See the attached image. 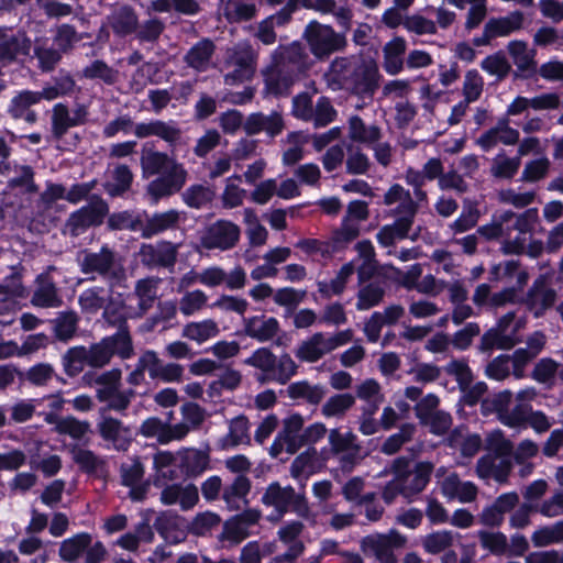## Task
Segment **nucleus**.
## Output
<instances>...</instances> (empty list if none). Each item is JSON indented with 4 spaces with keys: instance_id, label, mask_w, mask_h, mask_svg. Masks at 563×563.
Here are the masks:
<instances>
[{
    "instance_id": "60",
    "label": "nucleus",
    "mask_w": 563,
    "mask_h": 563,
    "mask_svg": "<svg viewBox=\"0 0 563 563\" xmlns=\"http://www.w3.org/2000/svg\"><path fill=\"white\" fill-rule=\"evenodd\" d=\"M92 538L87 532L75 534L60 543L59 556L64 562L74 563L90 545Z\"/></svg>"
},
{
    "instance_id": "52",
    "label": "nucleus",
    "mask_w": 563,
    "mask_h": 563,
    "mask_svg": "<svg viewBox=\"0 0 563 563\" xmlns=\"http://www.w3.org/2000/svg\"><path fill=\"white\" fill-rule=\"evenodd\" d=\"M33 52L37 59V67L43 73L55 70L64 55L56 46L49 45L47 38L43 37L35 41Z\"/></svg>"
},
{
    "instance_id": "11",
    "label": "nucleus",
    "mask_w": 563,
    "mask_h": 563,
    "mask_svg": "<svg viewBox=\"0 0 563 563\" xmlns=\"http://www.w3.org/2000/svg\"><path fill=\"white\" fill-rule=\"evenodd\" d=\"M531 406L517 401L512 405V393L503 390L489 398L482 400L484 415L496 412L498 420L510 428H526Z\"/></svg>"
},
{
    "instance_id": "48",
    "label": "nucleus",
    "mask_w": 563,
    "mask_h": 563,
    "mask_svg": "<svg viewBox=\"0 0 563 563\" xmlns=\"http://www.w3.org/2000/svg\"><path fill=\"white\" fill-rule=\"evenodd\" d=\"M349 137L353 142L371 146L380 141L382 130L375 124H366L360 117L354 115L349 121Z\"/></svg>"
},
{
    "instance_id": "6",
    "label": "nucleus",
    "mask_w": 563,
    "mask_h": 563,
    "mask_svg": "<svg viewBox=\"0 0 563 563\" xmlns=\"http://www.w3.org/2000/svg\"><path fill=\"white\" fill-rule=\"evenodd\" d=\"M145 372L153 380L180 383L184 376V366L178 363H165L155 351L146 350L139 356L135 368L128 375V384L132 386L143 384Z\"/></svg>"
},
{
    "instance_id": "29",
    "label": "nucleus",
    "mask_w": 563,
    "mask_h": 563,
    "mask_svg": "<svg viewBox=\"0 0 563 563\" xmlns=\"http://www.w3.org/2000/svg\"><path fill=\"white\" fill-rule=\"evenodd\" d=\"M70 453L80 472L99 479H106L109 476V464L106 457L79 445L73 446Z\"/></svg>"
},
{
    "instance_id": "41",
    "label": "nucleus",
    "mask_w": 563,
    "mask_h": 563,
    "mask_svg": "<svg viewBox=\"0 0 563 563\" xmlns=\"http://www.w3.org/2000/svg\"><path fill=\"white\" fill-rule=\"evenodd\" d=\"M216 53V44L208 37L198 41L184 56L186 65L196 71L203 73L209 69Z\"/></svg>"
},
{
    "instance_id": "34",
    "label": "nucleus",
    "mask_w": 563,
    "mask_h": 563,
    "mask_svg": "<svg viewBox=\"0 0 563 563\" xmlns=\"http://www.w3.org/2000/svg\"><path fill=\"white\" fill-rule=\"evenodd\" d=\"M279 332V322L274 317L261 314L243 318V333L257 342L272 341Z\"/></svg>"
},
{
    "instance_id": "18",
    "label": "nucleus",
    "mask_w": 563,
    "mask_h": 563,
    "mask_svg": "<svg viewBox=\"0 0 563 563\" xmlns=\"http://www.w3.org/2000/svg\"><path fill=\"white\" fill-rule=\"evenodd\" d=\"M539 221V211L537 208H529L526 211L516 214L509 220L510 234L517 231L515 238L503 242V252L505 254H521L526 249V241L531 235Z\"/></svg>"
},
{
    "instance_id": "23",
    "label": "nucleus",
    "mask_w": 563,
    "mask_h": 563,
    "mask_svg": "<svg viewBox=\"0 0 563 563\" xmlns=\"http://www.w3.org/2000/svg\"><path fill=\"white\" fill-rule=\"evenodd\" d=\"M121 483L130 487L129 497L134 501H143L146 498L150 483L143 481L144 465L140 457L133 456L120 465Z\"/></svg>"
},
{
    "instance_id": "12",
    "label": "nucleus",
    "mask_w": 563,
    "mask_h": 563,
    "mask_svg": "<svg viewBox=\"0 0 563 563\" xmlns=\"http://www.w3.org/2000/svg\"><path fill=\"white\" fill-rule=\"evenodd\" d=\"M88 366L102 368L111 362L113 355L128 360L134 354L131 334L114 333L99 342L86 346Z\"/></svg>"
},
{
    "instance_id": "8",
    "label": "nucleus",
    "mask_w": 563,
    "mask_h": 563,
    "mask_svg": "<svg viewBox=\"0 0 563 563\" xmlns=\"http://www.w3.org/2000/svg\"><path fill=\"white\" fill-rule=\"evenodd\" d=\"M261 501L264 506L274 509L273 519L275 520L282 519L288 512H294L301 518H306L309 514L305 493L296 492L290 485L282 486L279 482H273L265 488Z\"/></svg>"
},
{
    "instance_id": "1",
    "label": "nucleus",
    "mask_w": 563,
    "mask_h": 563,
    "mask_svg": "<svg viewBox=\"0 0 563 563\" xmlns=\"http://www.w3.org/2000/svg\"><path fill=\"white\" fill-rule=\"evenodd\" d=\"M140 165L144 178L156 176L146 186V194L153 202L179 192L187 181L188 173L181 163L146 145L142 148Z\"/></svg>"
},
{
    "instance_id": "55",
    "label": "nucleus",
    "mask_w": 563,
    "mask_h": 563,
    "mask_svg": "<svg viewBox=\"0 0 563 563\" xmlns=\"http://www.w3.org/2000/svg\"><path fill=\"white\" fill-rule=\"evenodd\" d=\"M15 175L8 180V188L16 190L22 195H35L38 192V185H36L34 177L35 172L30 165H15Z\"/></svg>"
},
{
    "instance_id": "20",
    "label": "nucleus",
    "mask_w": 563,
    "mask_h": 563,
    "mask_svg": "<svg viewBox=\"0 0 563 563\" xmlns=\"http://www.w3.org/2000/svg\"><path fill=\"white\" fill-rule=\"evenodd\" d=\"M96 430L99 437L119 452L129 450L133 441L132 429L125 426L120 419L112 416L101 415Z\"/></svg>"
},
{
    "instance_id": "27",
    "label": "nucleus",
    "mask_w": 563,
    "mask_h": 563,
    "mask_svg": "<svg viewBox=\"0 0 563 563\" xmlns=\"http://www.w3.org/2000/svg\"><path fill=\"white\" fill-rule=\"evenodd\" d=\"M303 419L299 415H292L284 420V428L279 432L286 438L287 452L296 453L305 444L314 442L317 439V423L308 427L301 432Z\"/></svg>"
},
{
    "instance_id": "57",
    "label": "nucleus",
    "mask_w": 563,
    "mask_h": 563,
    "mask_svg": "<svg viewBox=\"0 0 563 563\" xmlns=\"http://www.w3.org/2000/svg\"><path fill=\"white\" fill-rule=\"evenodd\" d=\"M220 332L218 323L212 319L189 322L184 325L181 336L199 344L216 338Z\"/></svg>"
},
{
    "instance_id": "28",
    "label": "nucleus",
    "mask_w": 563,
    "mask_h": 563,
    "mask_svg": "<svg viewBox=\"0 0 563 563\" xmlns=\"http://www.w3.org/2000/svg\"><path fill=\"white\" fill-rule=\"evenodd\" d=\"M128 306L121 294L113 295V287H109L107 302L103 307L101 319L108 327L115 328V333L131 334L128 324Z\"/></svg>"
},
{
    "instance_id": "10",
    "label": "nucleus",
    "mask_w": 563,
    "mask_h": 563,
    "mask_svg": "<svg viewBox=\"0 0 563 563\" xmlns=\"http://www.w3.org/2000/svg\"><path fill=\"white\" fill-rule=\"evenodd\" d=\"M526 321L515 312H508L498 319L495 327L487 330L481 340L479 350L489 353L493 350H510L521 341L520 331Z\"/></svg>"
},
{
    "instance_id": "45",
    "label": "nucleus",
    "mask_w": 563,
    "mask_h": 563,
    "mask_svg": "<svg viewBox=\"0 0 563 563\" xmlns=\"http://www.w3.org/2000/svg\"><path fill=\"white\" fill-rule=\"evenodd\" d=\"M107 216L108 230L139 232L142 235L143 211L122 210Z\"/></svg>"
},
{
    "instance_id": "58",
    "label": "nucleus",
    "mask_w": 563,
    "mask_h": 563,
    "mask_svg": "<svg viewBox=\"0 0 563 563\" xmlns=\"http://www.w3.org/2000/svg\"><path fill=\"white\" fill-rule=\"evenodd\" d=\"M133 173L130 167L120 164L114 167L111 174V180L104 183L103 188L109 196L120 197L131 189Z\"/></svg>"
},
{
    "instance_id": "53",
    "label": "nucleus",
    "mask_w": 563,
    "mask_h": 563,
    "mask_svg": "<svg viewBox=\"0 0 563 563\" xmlns=\"http://www.w3.org/2000/svg\"><path fill=\"white\" fill-rule=\"evenodd\" d=\"M251 441L249 433V419L241 415L229 423V432L220 440L222 449H233L241 444H249Z\"/></svg>"
},
{
    "instance_id": "16",
    "label": "nucleus",
    "mask_w": 563,
    "mask_h": 563,
    "mask_svg": "<svg viewBox=\"0 0 563 563\" xmlns=\"http://www.w3.org/2000/svg\"><path fill=\"white\" fill-rule=\"evenodd\" d=\"M109 213V205L99 196H92L89 205L81 207L70 213L65 229L70 236L77 238L85 233L90 227H98L103 223Z\"/></svg>"
},
{
    "instance_id": "19",
    "label": "nucleus",
    "mask_w": 563,
    "mask_h": 563,
    "mask_svg": "<svg viewBox=\"0 0 563 563\" xmlns=\"http://www.w3.org/2000/svg\"><path fill=\"white\" fill-rule=\"evenodd\" d=\"M239 225L229 220H218L208 225L200 239L201 245L207 250L222 251L233 249L240 240Z\"/></svg>"
},
{
    "instance_id": "21",
    "label": "nucleus",
    "mask_w": 563,
    "mask_h": 563,
    "mask_svg": "<svg viewBox=\"0 0 563 563\" xmlns=\"http://www.w3.org/2000/svg\"><path fill=\"white\" fill-rule=\"evenodd\" d=\"M552 275L549 273L541 274L532 284L526 297V305L529 311L540 318L553 307L556 300V290L550 287Z\"/></svg>"
},
{
    "instance_id": "30",
    "label": "nucleus",
    "mask_w": 563,
    "mask_h": 563,
    "mask_svg": "<svg viewBox=\"0 0 563 563\" xmlns=\"http://www.w3.org/2000/svg\"><path fill=\"white\" fill-rule=\"evenodd\" d=\"M353 59V71L350 74L349 90L356 93H373L378 85L379 73L376 64Z\"/></svg>"
},
{
    "instance_id": "22",
    "label": "nucleus",
    "mask_w": 563,
    "mask_h": 563,
    "mask_svg": "<svg viewBox=\"0 0 563 563\" xmlns=\"http://www.w3.org/2000/svg\"><path fill=\"white\" fill-rule=\"evenodd\" d=\"M443 467L437 470L435 477L439 478V485L442 495L449 500H459L466 504L476 499L478 494L477 486L472 482H463L456 473H449L444 476Z\"/></svg>"
},
{
    "instance_id": "51",
    "label": "nucleus",
    "mask_w": 563,
    "mask_h": 563,
    "mask_svg": "<svg viewBox=\"0 0 563 563\" xmlns=\"http://www.w3.org/2000/svg\"><path fill=\"white\" fill-rule=\"evenodd\" d=\"M79 320L78 313L74 310L57 312L51 321L55 339L60 342L71 340L77 333Z\"/></svg>"
},
{
    "instance_id": "5",
    "label": "nucleus",
    "mask_w": 563,
    "mask_h": 563,
    "mask_svg": "<svg viewBox=\"0 0 563 563\" xmlns=\"http://www.w3.org/2000/svg\"><path fill=\"white\" fill-rule=\"evenodd\" d=\"M306 44L292 42L287 46H280L274 54V59L291 70L298 78L313 66L314 60L309 57L308 51L317 56V21H311L305 32Z\"/></svg>"
},
{
    "instance_id": "44",
    "label": "nucleus",
    "mask_w": 563,
    "mask_h": 563,
    "mask_svg": "<svg viewBox=\"0 0 563 563\" xmlns=\"http://www.w3.org/2000/svg\"><path fill=\"white\" fill-rule=\"evenodd\" d=\"M396 220L391 224H386L378 231L376 238L382 246H390L396 241L406 239L413 223L415 217L395 216Z\"/></svg>"
},
{
    "instance_id": "31",
    "label": "nucleus",
    "mask_w": 563,
    "mask_h": 563,
    "mask_svg": "<svg viewBox=\"0 0 563 563\" xmlns=\"http://www.w3.org/2000/svg\"><path fill=\"white\" fill-rule=\"evenodd\" d=\"M142 238L152 239L166 231L178 229L180 223V212L176 209H169L163 212L148 214L143 211Z\"/></svg>"
},
{
    "instance_id": "2",
    "label": "nucleus",
    "mask_w": 563,
    "mask_h": 563,
    "mask_svg": "<svg viewBox=\"0 0 563 563\" xmlns=\"http://www.w3.org/2000/svg\"><path fill=\"white\" fill-rule=\"evenodd\" d=\"M132 129L137 139L156 136L170 147L177 146L183 135L181 129L175 121L151 120L134 123L129 114H121L108 122L102 129V135L106 139H112L120 132L128 134Z\"/></svg>"
},
{
    "instance_id": "38",
    "label": "nucleus",
    "mask_w": 563,
    "mask_h": 563,
    "mask_svg": "<svg viewBox=\"0 0 563 563\" xmlns=\"http://www.w3.org/2000/svg\"><path fill=\"white\" fill-rule=\"evenodd\" d=\"M263 75L266 90L275 96L288 95L291 86L299 79L275 59Z\"/></svg>"
},
{
    "instance_id": "35",
    "label": "nucleus",
    "mask_w": 563,
    "mask_h": 563,
    "mask_svg": "<svg viewBox=\"0 0 563 563\" xmlns=\"http://www.w3.org/2000/svg\"><path fill=\"white\" fill-rule=\"evenodd\" d=\"M252 489V481L249 476L240 474L231 482L224 484L223 503L231 511H239L249 506V495Z\"/></svg>"
},
{
    "instance_id": "33",
    "label": "nucleus",
    "mask_w": 563,
    "mask_h": 563,
    "mask_svg": "<svg viewBox=\"0 0 563 563\" xmlns=\"http://www.w3.org/2000/svg\"><path fill=\"white\" fill-rule=\"evenodd\" d=\"M247 135H255L265 132L269 137L274 139L285 129L283 115L278 111H272L269 114L263 112L251 113L243 125Z\"/></svg>"
},
{
    "instance_id": "9",
    "label": "nucleus",
    "mask_w": 563,
    "mask_h": 563,
    "mask_svg": "<svg viewBox=\"0 0 563 563\" xmlns=\"http://www.w3.org/2000/svg\"><path fill=\"white\" fill-rule=\"evenodd\" d=\"M357 257L342 266L330 286L319 283V291L340 294L345 287L347 279L357 271L360 282L369 278L375 269V251L371 241L363 240L355 245Z\"/></svg>"
},
{
    "instance_id": "46",
    "label": "nucleus",
    "mask_w": 563,
    "mask_h": 563,
    "mask_svg": "<svg viewBox=\"0 0 563 563\" xmlns=\"http://www.w3.org/2000/svg\"><path fill=\"white\" fill-rule=\"evenodd\" d=\"M384 203L386 206L397 205L394 210V216H409L415 217L417 207L411 198V195L402 186L393 185L384 196Z\"/></svg>"
},
{
    "instance_id": "3",
    "label": "nucleus",
    "mask_w": 563,
    "mask_h": 563,
    "mask_svg": "<svg viewBox=\"0 0 563 563\" xmlns=\"http://www.w3.org/2000/svg\"><path fill=\"white\" fill-rule=\"evenodd\" d=\"M78 265L84 275H89L87 280H96L100 277L108 283L109 287H113L125 278V269L117 252L108 245H103L98 252L81 251Z\"/></svg>"
},
{
    "instance_id": "47",
    "label": "nucleus",
    "mask_w": 563,
    "mask_h": 563,
    "mask_svg": "<svg viewBox=\"0 0 563 563\" xmlns=\"http://www.w3.org/2000/svg\"><path fill=\"white\" fill-rule=\"evenodd\" d=\"M522 24L523 14L519 11H515L503 18L490 19L485 25V35L488 38L507 36L520 30Z\"/></svg>"
},
{
    "instance_id": "56",
    "label": "nucleus",
    "mask_w": 563,
    "mask_h": 563,
    "mask_svg": "<svg viewBox=\"0 0 563 563\" xmlns=\"http://www.w3.org/2000/svg\"><path fill=\"white\" fill-rule=\"evenodd\" d=\"M448 445L460 450L465 457L474 456L482 446V439L477 434H468L465 429L456 428L449 435Z\"/></svg>"
},
{
    "instance_id": "37",
    "label": "nucleus",
    "mask_w": 563,
    "mask_h": 563,
    "mask_svg": "<svg viewBox=\"0 0 563 563\" xmlns=\"http://www.w3.org/2000/svg\"><path fill=\"white\" fill-rule=\"evenodd\" d=\"M154 529L169 544H178L187 537L184 518L172 512L159 514L155 518Z\"/></svg>"
},
{
    "instance_id": "50",
    "label": "nucleus",
    "mask_w": 563,
    "mask_h": 563,
    "mask_svg": "<svg viewBox=\"0 0 563 563\" xmlns=\"http://www.w3.org/2000/svg\"><path fill=\"white\" fill-rule=\"evenodd\" d=\"M353 71V59L336 58L324 74L327 85L332 90L349 89L350 74Z\"/></svg>"
},
{
    "instance_id": "14",
    "label": "nucleus",
    "mask_w": 563,
    "mask_h": 563,
    "mask_svg": "<svg viewBox=\"0 0 563 563\" xmlns=\"http://www.w3.org/2000/svg\"><path fill=\"white\" fill-rule=\"evenodd\" d=\"M433 465L430 462H419L411 467L409 460L396 459L391 464L393 474L399 479L402 496L410 499L420 494L430 481Z\"/></svg>"
},
{
    "instance_id": "49",
    "label": "nucleus",
    "mask_w": 563,
    "mask_h": 563,
    "mask_svg": "<svg viewBox=\"0 0 563 563\" xmlns=\"http://www.w3.org/2000/svg\"><path fill=\"white\" fill-rule=\"evenodd\" d=\"M406 41L402 37H394L387 42L383 48L384 69L389 75H397L404 68V54L406 52Z\"/></svg>"
},
{
    "instance_id": "62",
    "label": "nucleus",
    "mask_w": 563,
    "mask_h": 563,
    "mask_svg": "<svg viewBox=\"0 0 563 563\" xmlns=\"http://www.w3.org/2000/svg\"><path fill=\"white\" fill-rule=\"evenodd\" d=\"M62 366L68 377H76L88 366V358L85 345L69 347L62 355Z\"/></svg>"
},
{
    "instance_id": "39",
    "label": "nucleus",
    "mask_w": 563,
    "mask_h": 563,
    "mask_svg": "<svg viewBox=\"0 0 563 563\" xmlns=\"http://www.w3.org/2000/svg\"><path fill=\"white\" fill-rule=\"evenodd\" d=\"M518 141L519 131L510 126L508 118H503L495 126L479 136L478 144L484 151H489L499 143L515 145Z\"/></svg>"
},
{
    "instance_id": "43",
    "label": "nucleus",
    "mask_w": 563,
    "mask_h": 563,
    "mask_svg": "<svg viewBox=\"0 0 563 563\" xmlns=\"http://www.w3.org/2000/svg\"><path fill=\"white\" fill-rule=\"evenodd\" d=\"M179 468L187 477H197L210 467V455L207 451L185 449L178 452Z\"/></svg>"
},
{
    "instance_id": "4",
    "label": "nucleus",
    "mask_w": 563,
    "mask_h": 563,
    "mask_svg": "<svg viewBox=\"0 0 563 563\" xmlns=\"http://www.w3.org/2000/svg\"><path fill=\"white\" fill-rule=\"evenodd\" d=\"M122 372L119 368H112L100 374L87 372L82 380L89 386H98L96 397L100 402H107L108 408L114 411H125L136 393L129 389H120Z\"/></svg>"
},
{
    "instance_id": "32",
    "label": "nucleus",
    "mask_w": 563,
    "mask_h": 563,
    "mask_svg": "<svg viewBox=\"0 0 563 563\" xmlns=\"http://www.w3.org/2000/svg\"><path fill=\"white\" fill-rule=\"evenodd\" d=\"M512 467L511 457L486 453L476 464V474L484 481L494 479L505 483Z\"/></svg>"
},
{
    "instance_id": "54",
    "label": "nucleus",
    "mask_w": 563,
    "mask_h": 563,
    "mask_svg": "<svg viewBox=\"0 0 563 563\" xmlns=\"http://www.w3.org/2000/svg\"><path fill=\"white\" fill-rule=\"evenodd\" d=\"M70 110L66 103L58 102L53 106L51 114V134L55 141H60L68 130L77 126L73 121Z\"/></svg>"
},
{
    "instance_id": "24",
    "label": "nucleus",
    "mask_w": 563,
    "mask_h": 563,
    "mask_svg": "<svg viewBox=\"0 0 563 563\" xmlns=\"http://www.w3.org/2000/svg\"><path fill=\"white\" fill-rule=\"evenodd\" d=\"M42 100H44V97H42L41 90H20L11 98L7 113L13 120H23L29 124H34L38 115L33 107L38 104Z\"/></svg>"
},
{
    "instance_id": "59",
    "label": "nucleus",
    "mask_w": 563,
    "mask_h": 563,
    "mask_svg": "<svg viewBox=\"0 0 563 563\" xmlns=\"http://www.w3.org/2000/svg\"><path fill=\"white\" fill-rule=\"evenodd\" d=\"M514 218L512 211H505L498 217H495L488 224L478 228L477 233L484 236L486 240H500L501 243L510 236L509 220Z\"/></svg>"
},
{
    "instance_id": "64",
    "label": "nucleus",
    "mask_w": 563,
    "mask_h": 563,
    "mask_svg": "<svg viewBox=\"0 0 563 563\" xmlns=\"http://www.w3.org/2000/svg\"><path fill=\"white\" fill-rule=\"evenodd\" d=\"M531 541L537 548L563 542V520L538 528L532 533Z\"/></svg>"
},
{
    "instance_id": "15",
    "label": "nucleus",
    "mask_w": 563,
    "mask_h": 563,
    "mask_svg": "<svg viewBox=\"0 0 563 563\" xmlns=\"http://www.w3.org/2000/svg\"><path fill=\"white\" fill-rule=\"evenodd\" d=\"M407 539L395 529L387 533H373L364 537L361 542L362 551L368 559L377 563H397L395 549L405 547Z\"/></svg>"
},
{
    "instance_id": "17",
    "label": "nucleus",
    "mask_w": 563,
    "mask_h": 563,
    "mask_svg": "<svg viewBox=\"0 0 563 563\" xmlns=\"http://www.w3.org/2000/svg\"><path fill=\"white\" fill-rule=\"evenodd\" d=\"M179 244L167 240L156 243H143L140 246L139 258L141 264L148 269L172 271L178 257Z\"/></svg>"
},
{
    "instance_id": "26",
    "label": "nucleus",
    "mask_w": 563,
    "mask_h": 563,
    "mask_svg": "<svg viewBox=\"0 0 563 563\" xmlns=\"http://www.w3.org/2000/svg\"><path fill=\"white\" fill-rule=\"evenodd\" d=\"M139 14L128 3H115L106 16V25L118 37H126L137 30Z\"/></svg>"
},
{
    "instance_id": "25",
    "label": "nucleus",
    "mask_w": 563,
    "mask_h": 563,
    "mask_svg": "<svg viewBox=\"0 0 563 563\" xmlns=\"http://www.w3.org/2000/svg\"><path fill=\"white\" fill-rule=\"evenodd\" d=\"M32 42L24 31L10 32L0 27V62L8 65L18 59L19 56H27Z\"/></svg>"
},
{
    "instance_id": "7",
    "label": "nucleus",
    "mask_w": 563,
    "mask_h": 563,
    "mask_svg": "<svg viewBox=\"0 0 563 563\" xmlns=\"http://www.w3.org/2000/svg\"><path fill=\"white\" fill-rule=\"evenodd\" d=\"M245 364L261 371L257 380L262 384L277 382L285 385L297 372V365L289 354L277 357L268 347L255 350Z\"/></svg>"
},
{
    "instance_id": "63",
    "label": "nucleus",
    "mask_w": 563,
    "mask_h": 563,
    "mask_svg": "<svg viewBox=\"0 0 563 563\" xmlns=\"http://www.w3.org/2000/svg\"><path fill=\"white\" fill-rule=\"evenodd\" d=\"M514 64L520 71H532L536 68L534 51L523 41H511L507 46Z\"/></svg>"
},
{
    "instance_id": "13",
    "label": "nucleus",
    "mask_w": 563,
    "mask_h": 563,
    "mask_svg": "<svg viewBox=\"0 0 563 563\" xmlns=\"http://www.w3.org/2000/svg\"><path fill=\"white\" fill-rule=\"evenodd\" d=\"M257 54L252 45L242 42L227 49L224 67L230 69L224 75V84L233 86L250 80L256 70Z\"/></svg>"
},
{
    "instance_id": "36",
    "label": "nucleus",
    "mask_w": 563,
    "mask_h": 563,
    "mask_svg": "<svg viewBox=\"0 0 563 563\" xmlns=\"http://www.w3.org/2000/svg\"><path fill=\"white\" fill-rule=\"evenodd\" d=\"M161 501L167 506L179 504L181 510H189L199 501V489L191 483L186 485L180 483L170 484L162 490Z\"/></svg>"
},
{
    "instance_id": "40",
    "label": "nucleus",
    "mask_w": 563,
    "mask_h": 563,
    "mask_svg": "<svg viewBox=\"0 0 563 563\" xmlns=\"http://www.w3.org/2000/svg\"><path fill=\"white\" fill-rule=\"evenodd\" d=\"M36 288L33 291L31 303L40 308H57L63 305L55 282L48 273L40 274L35 279Z\"/></svg>"
},
{
    "instance_id": "42",
    "label": "nucleus",
    "mask_w": 563,
    "mask_h": 563,
    "mask_svg": "<svg viewBox=\"0 0 563 563\" xmlns=\"http://www.w3.org/2000/svg\"><path fill=\"white\" fill-rule=\"evenodd\" d=\"M159 284L161 278L154 276L139 279L135 283L134 295L137 298L136 317L142 318L154 307L155 301L158 299Z\"/></svg>"
},
{
    "instance_id": "61",
    "label": "nucleus",
    "mask_w": 563,
    "mask_h": 563,
    "mask_svg": "<svg viewBox=\"0 0 563 563\" xmlns=\"http://www.w3.org/2000/svg\"><path fill=\"white\" fill-rule=\"evenodd\" d=\"M53 33V45L63 54H69L84 38L82 33H78L76 27L68 23L57 25Z\"/></svg>"
}]
</instances>
